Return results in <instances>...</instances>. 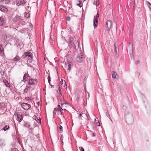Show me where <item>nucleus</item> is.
Listing matches in <instances>:
<instances>
[{
    "label": "nucleus",
    "mask_w": 151,
    "mask_h": 151,
    "mask_svg": "<svg viewBox=\"0 0 151 151\" xmlns=\"http://www.w3.org/2000/svg\"><path fill=\"white\" fill-rule=\"evenodd\" d=\"M9 129V126H8L6 125L3 128L2 130H3L4 131H6V130H7Z\"/></svg>",
    "instance_id": "nucleus-23"
},
{
    "label": "nucleus",
    "mask_w": 151,
    "mask_h": 151,
    "mask_svg": "<svg viewBox=\"0 0 151 151\" xmlns=\"http://www.w3.org/2000/svg\"><path fill=\"white\" fill-rule=\"evenodd\" d=\"M99 1V0H96V1Z\"/></svg>",
    "instance_id": "nucleus-55"
},
{
    "label": "nucleus",
    "mask_w": 151,
    "mask_h": 151,
    "mask_svg": "<svg viewBox=\"0 0 151 151\" xmlns=\"http://www.w3.org/2000/svg\"><path fill=\"white\" fill-rule=\"evenodd\" d=\"M16 3L17 5L18 6L24 5L25 4V2L24 0H16Z\"/></svg>",
    "instance_id": "nucleus-8"
},
{
    "label": "nucleus",
    "mask_w": 151,
    "mask_h": 151,
    "mask_svg": "<svg viewBox=\"0 0 151 151\" xmlns=\"http://www.w3.org/2000/svg\"><path fill=\"white\" fill-rule=\"evenodd\" d=\"M18 150L16 148H12L11 149V151H17Z\"/></svg>",
    "instance_id": "nucleus-34"
},
{
    "label": "nucleus",
    "mask_w": 151,
    "mask_h": 151,
    "mask_svg": "<svg viewBox=\"0 0 151 151\" xmlns=\"http://www.w3.org/2000/svg\"><path fill=\"white\" fill-rule=\"evenodd\" d=\"M147 5L149 9H151V4L149 2H147Z\"/></svg>",
    "instance_id": "nucleus-24"
},
{
    "label": "nucleus",
    "mask_w": 151,
    "mask_h": 151,
    "mask_svg": "<svg viewBox=\"0 0 151 151\" xmlns=\"http://www.w3.org/2000/svg\"><path fill=\"white\" fill-rule=\"evenodd\" d=\"M99 4V3L98 1H96V6H97Z\"/></svg>",
    "instance_id": "nucleus-39"
},
{
    "label": "nucleus",
    "mask_w": 151,
    "mask_h": 151,
    "mask_svg": "<svg viewBox=\"0 0 151 151\" xmlns=\"http://www.w3.org/2000/svg\"><path fill=\"white\" fill-rule=\"evenodd\" d=\"M92 137H94L95 136V135L94 133H93L92 134Z\"/></svg>",
    "instance_id": "nucleus-52"
},
{
    "label": "nucleus",
    "mask_w": 151,
    "mask_h": 151,
    "mask_svg": "<svg viewBox=\"0 0 151 151\" xmlns=\"http://www.w3.org/2000/svg\"><path fill=\"white\" fill-rule=\"evenodd\" d=\"M96 124L97 126H99L100 125V123L98 121L97 122H96Z\"/></svg>",
    "instance_id": "nucleus-32"
},
{
    "label": "nucleus",
    "mask_w": 151,
    "mask_h": 151,
    "mask_svg": "<svg viewBox=\"0 0 151 151\" xmlns=\"http://www.w3.org/2000/svg\"><path fill=\"white\" fill-rule=\"evenodd\" d=\"M82 117H85L86 116V115L84 113H82Z\"/></svg>",
    "instance_id": "nucleus-36"
},
{
    "label": "nucleus",
    "mask_w": 151,
    "mask_h": 151,
    "mask_svg": "<svg viewBox=\"0 0 151 151\" xmlns=\"http://www.w3.org/2000/svg\"><path fill=\"white\" fill-rule=\"evenodd\" d=\"M58 128L60 129V132L61 133L63 132V127L62 126L60 125H59L58 126Z\"/></svg>",
    "instance_id": "nucleus-25"
},
{
    "label": "nucleus",
    "mask_w": 151,
    "mask_h": 151,
    "mask_svg": "<svg viewBox=\"0 0 151 151\" xmlns=\"http://www.w3.org/2000/svg\"><path fill=\"white\" fill-rule=\"evenodd\" d=\"M93 4L96 5V1H95V2H93Z\"/></svg>",
    "instance_id": "nucleus-53"
},
{
    "label": "nucleus",
    "mask_w": 151,
    "mask_h": 151,
    "mask_svg": "<svg viewBox=\"0 0 151 151\" xmlns=\"http://www.w3.org/2000/svg\"><path fill=\"white\" fill-rule=\"evenodd\" d=\"M22 57L25 60H27V61H29V62H31L32 61V59L33 57V55L30 52H27L24 53V55L22 56Z\"/></svg>",
    "instance_id": "nucleus-1"
},
{
    "label": "nucleus",
    "mask_w": 151,
    "mask_h": 151,
    "mask_svg": "<svg viewBox=\"0 0 151 151\" xmlns=\"http://www.w3.org/2000/svg\"><path fill=\"white\" fill-rule=\"evenodd\" d=\"M67 104H68L67 103L64 101H63V103L62 102L61 104V108H60V109H61L63 111L66 110Z\"/></svg>",
    "instance_id": "nucleus-9"
},
{
    "label": "nucleus",
    "mask_w": 151,
    "mask_h": 151,
    "mask_svg": "<svg viewBox=\"0 0 151 151\" xmlns=\"http://www.w3.org/2000/svg\"><path fill=\"white\" fill-rule=\"evenodd\" d=\"M0 2L3 4H8L9 2V0H0Z\"/></svg>",
    "instance_id": "nucleus-14"
},
{
    "label": "nucleus",
    "mask_w": 151,
    "mask_h": 151,
    "mask_svg": "<svg viewBox=\"0 0 151 151\" xmlns=\"http://www.w3.org/2000/svg\"><path fill=\"white\" fill-rule=\"evenodd\" d=\"M77 45L78 46V42L77 41H76V43H75L74 45L75 48H76V46Z\"/></svg>",
    "instance_id": "nucleus-29"
},
{
    "label": "nucleus",
    "mask_w": 151,
    "mask_h": 151,
    "mask_svg": "<svg viewBox=\"0 0 151 151\" xmlns=\"http://www.w3.org/2000/svg\"><path fill=\"white\" fill-rule=\"evenodd\" d=\"M5 104L4 103H0V110H1L3 109L5 107Z\"/></svg>",
    "instance_id": "nucleus-16"
},
{
    "label": "nucleus",
    "mask_w": 151,
    "mask_h": 151,
    "mask_svg": "<svg viewBox=\"0 0 151 151\" xmlns=\"http://www.w3.org/2000/svg\"><path fill=\"white\" fill-rule=\"evenodd\" d=\"M37 79H36L31 78L29 80L28 84L31 86H32L33 87V85L37 83Z\"/></svg>",
    "instance_id": "nucleus-5"
},
{
    "label": "nucleus",
    "mask_w": 151,
    "mask_h": 151,
    "mask_svg": "<svg viewBox=\"0 0 151 151\" xmlns=\"http://www.w3.org/2000/svg\"><path fill=\"white\" fill-rule=\"evenodd\" d=\"M86 98H88L89 97V95L88 94H86Z\"/></svg>",
    "instance_id": "nucleus-42"
},
{
    "label": "nucleus",
    "mask_w": 151,
    "mask_h": 151,
    "mask_svg": "<svg viewBox=\"0 0 151 151\" xmlns=\"http://www.w3.org/2000/svg\"><path fill=\"white\" fill-rule=\"evenodd\" d=\"M20 19V17L17 16L15 17L13 19V22H17Z\"/></svg>",
    "instance_id": "nucleus-13"
},
{
    "label": "nucleus",
    "mask_w": 151,
    "mask_h": 151,
    "mask_svg": "<svg viewBox=\"0 0 151 151\" xmlns=\"http://www.w3.org/2000/svg\"><path fill=\"white\" fill-rule=\"evenodd\" d=\"M36 120L37 121V122L38 123H41V119L40 118H37V119Z\"/></svg>",
    "instance_id": "nucleus-27"
},
{
    "label": "nucleus",
    "mask_w": 151,
    "mask_h": 151,
    "mask_svg": "<svg viewBox=\"0 0 151 151\" xmlns=\"http://www.w3.org/2000/svg\"><path fill=\"white\" fill-rule=\"evenodd\" d=\"M99 17V14L97 13L96 15L95 16L93 19V26L94 27L95 29L97 26L98 22V18Z\"/></svg>",
    "instance_id": "nucleus-4"
},
{
    "label": "nucleus",
    "mask_w": 151,
    "mask_h": 151,
    "mask_svg": "<svg viewBox=\"0 0 151 151\" xmlns=\"http://www.w3.org/2000/svg\"><path fill=\"white\" fill-rule=\"evenodd\" d=\"M112 25V22L110 20H108L106 22L105 27L107 31H109L111 29Z\"/></svg>",
    "instance_id": "nucleus-6"
},
{
    "label": "nucleus",
    "mask_w": 151,
    "mask_h": 151,
    "mask_svg": "<svg viewBox=\"0 0 151 151\" xmlns=\"http://www.w3.org/2000/svg\"><path fill=\"white\" fill-rule=\"evenodd\" d=\"M4 24V20L3 18L0 17V26H2Z\"/></svg>",
    "instance_id": "nucleus-19"
},
{
    "label": "nucleus",
    "mask_w": 151,
    "mask_h": 151,
    "mask_svg": "<svg viewBox=\"0 0 151 151\" xmlns=\"http://www.w3.org/2000/svg\"><path fill=\"white\" fill-rule=\"evenodd\" d=\"M58 90H59V92H60V86L58 87Z\"/></svg>",
    "instance_id": "nucleus-49"
},
{
    "label": "nucleus",
    "mask_w": 151,
    "mask_h": 151,
    "mask_svg": "<svg viewBox=\"0 0 151 151\" xmlns=\"http://www.w3.org/2000/svg\"><path fill=\"white\" fill-rule=\"evenodd\" d=\"M85 93L86 94H88V92L87 91H85Z\"/></svg>",
    "instance_id": "nucleus-46"
},
{
    "label": "nucleus",
    "mask_w": 151,
    "mask_h": 151,
    "mask_svg": "<svg viewBox=\"0 0 151 151\" xmlns=\"http://www.w3.org/2000/svg\"><path fill=\"white\" fill-rule=\"evenodd\" d=\"M3 82L7 87H10V86L9 84L8 81H7V80H6V79H4L3 80Z\"/></svg>",
    "instance_id": "nucleus-15"
},
{
    "label": "nucleus",
    "mask_w": 151,
    "mask_h": 151,
    "mask_svg": "<svg viewBox=\"0 0 151 151\" xmlns=\"http://www.w3.org/2000/svg\"><path fill=\"white\" fill-rule=\"evenodd\" d=\"M21 106L23 109L26 110H28L31 107L30 104L27 103H23Z\"/></svg>",
    "instance_id": "nucleus-7"
},
{
    "label": "nucleus",
    "mask_w": 151,
    "mask_h": 151,
    "mask_svg": "<svg viewBox=\"0 0 151 151\" xmlns=\"http://www.w3.org/2000/svg\"><path fill=\"white\" fill-rule=\"evenodd\" d=\"M58 108L59 109V110H60V108H61V106H60V105H58Z\"/></svg>",
    "instance_id": "nucleus-45"
},
{
    "label": "nucleus",
    "mask_w": 151,
    "mask_h": 151,
    "mask_svg": "<svg viewBox=\"0 0 151 151\" xmlns=\"http://www.w3.org/2000/svg\"><path fill=\"white\" fill-rule=\"evenodd\" d=\"M14 117L17 118V120L20 122L22 120V116L20 113L15 112L14 115Z\"/></svg>",
    "instance_id": "nucleus-2"
},
{
    "label": "nucleus",
    "mask_w": 151,
    "mask_h": 151,
    "mask_svg": "<svg viewBox=\"0 0 151 151\" xmlns=\"http://www.w3.org/2000/svg\"><path fill=\"white\" fill-rule=\"evenodd\" d=\"M34 88L32 86H31L27 84L26 88L24 90V94H25L29 92L31 90H32L34 89Z\"/></svg>",
    "instance_id": "nucleus-3"
},
{
    "label": "nucleus",
    "mask_w": 151,
    "mask_h": 151,
    "mask_svg": "<svg viewBox=\"0 0 151 151\" xmlns=\"http://www.w3.org/2000/svg\"><path fill=\"white\" fill-rule=\"evenodd\" d=\"M26 16L27 17H29V14H26Z\"/></svg>",
    "instance_id": "nucleus-50"
},
{
    "label": "nucleus",
    "mask_w": 151,
    "mask_h": 151,
    "mask_svg": "<svg viewBox=\"0 0 151 151\" xmlns=\"http://www.w3.org/2000/svg\"><path fill=\"white\" fill-rule=\"evenodd\" d=\"M20 59V57L19 56H16L14 58H13V60L14 61H19Z\"/></svg>",
    "instance_id": "nucleus-20"
},
{
    "label": "nucleus",
    "mask_w": 151,
    "mask_h": 151,
    "mask_svg": "<svg viewBox=\"0 0 151 151\" xmlns=\"http://www.w3.org/2000/svg\"><path fill=\"white\" fill-rule=\"evenodd\" d=\"M3 48L2 45L0 44V53L1 55H3L4 54Z\"/></svg>",
    "instance_id": "nucleus-17"
},
{
    "label": "nucleus",
    "mask_w": 151,
    "mask_h": 151,
    "mask_svg": "<svg viewBox=\"0 0 151 151\" xmlns=\"http://www.w3.org/2000/svg\"><path fill=\"white\" fill-rule=\"evenodd\" d=\"M79 3L80 4H78V5L80 7H81L82 5V4L81 5V4H82V1H79Z\"/></svg>",
    "instance_id": "nucleus-31"
},
{
    "label": "nucleus",
    "mask_w": 151,
    "mask_h": 151,
    "mask_svg": "<svg viewBox=\"0 0 151 151\" xmlns=\"http://www.w3.org/2000/svg\"><path fill=\"white\" fill-rule=\"evenodd\" d=\"M115 51L116 53L117 54V48L116 46H115Z\"/></svg>",
    "instance_id": "nucleus-40"
},
{
    "label": "nucleus",
    "mask_w": 151,
    "mask_h": 151,
    "mask_svg": "<svg viewBox=\"0 0 151 151\" xmlns=\"http://www.w3.org/2000/svg\"><path fill=\"white\" fill-rule=\"evenodd\" d=\"M23 30H21V29H20V30H19V32H23Z\"/></svg>",
    "instance_id": "nucleus-43"
},
{
    "label": "nucleus",
    "mask_w": 151,
    "mask_h": 151,
    "mask_svg": "<svg viewBox=\"0 0 151 151\" xmlns=\"http://www.w3.org/2000/svg\"><path fill=\"white\" fill-rule=\"evenodd\" d=\"M68 69L67 70H70V65H68Z\"/></svg>",
    "instance_id": "nucleus-41"
},
{
    "label": "nucleus",
    "mask_w": 151,
    "mask_h": 151,
    "mask_svg": "<svg viewBox=\"0 0 151 151\" xmlns=\"http://www.w3.org/2000/svg\"><path fill=\"white\" fill-rule=\"evenodd\" d=\"M5 145L4 141L0 139V146H4Z\"/></svg>",
    "instance_id": "nucleus-22"
},
{
    "label": "nucleus",
    "mask_w": 151,
    "mask_h": 151,
    "mask_svg": "<svg viewBox=\"0 0 151 151\" xmlns=\"http://www.w3.org/2000/svg\"><path fill=\"white\" fill-rule=\"evenodd\" d=\"M63 111V110H62L61 109H60V110H59V111L61 113V115H63V111Z\"/></svg>",
    "instance_id": "nucleus-38"
},
{
    "label": "nucleus",
    "mask_w": 151,
    "mask_h": 151,
    "mask_svg": "<svg viewBox=\"0 0 151 151\" xmlns=\"http://www.w3.org/2000/svg\"><path fill=\"white\" fill-rule=\"evenodd\" d=\"M80 149L81 151H85L84 148L81 147L80 148Z\"/></svg>",
    "instance_id": "nucleus-37"
},
{
    "label": "nucleus",
    "mask_w": 151,
    "mask_h": 151,
    "mask_svg": "<svg viewBox=\"0 0 151 151\" xmlns=\"http://www.w3.org/2000/svg\"><path fill=\"white\" fill-rule=\"evenodd\" d=\"M59 109L58 108H55L54 109V110L55 111H58Z\"/></svg>",
    "instance_id": "nucleus-35"
},
{
    "label": "nucleus",
    "mask_w": 151,
    "mask_h": 151,
    "mask_svg": "<svg viewBox=\"0 0 151 151\" xmlns=\"http://www.w3.org/2000/svg\"><path fill=\"white\" fill-rule=\"evenodd\" d=\"M33 118L35 120H36L37 119V118H37V116H35V115H34L33 117Z\"/></svg>",
    "instance_id": "nucleus-33"
},
{
    "label": "nucleus",
    "mask_w": 151,
    "mask_h": 151,
    "mask_svg": "<svg viewBox=\"0 0 151 151\" xmlns=\"http://www.w3.org/2000/svg\"><path fill=\"white\" fill-rule=\"evenodd\" d=\"M0 10L4 12H6L7 11V9L5 7L2 6H0Z\"/></svg>",
    "instance_id": "nucleus-12"
},
{
    "label": "nucleus",
    "mask_w": 151,
    "mask_h": 151,
    "mask_svg": "<svg viewBox=\"0 0 151 151\" xmlns=\"http://www.w3.org/2000/svg\"><path fill=\"white\" fill-rule=\"evenodd\" d=\"M29 74L27 73H25L24 74V76L23 77V81L25 82L28 78H29Z\"/></svg>",
    "instance_id": "nucleus-10"
},
{
    "label": "nucleus",
    "mask_w": 151,
    "mask_h": 151,
    "mask_svg": "<svg viewBox=\"0 0 151 151\" xmlns=\"http://www.w3.org/2000/svg\"><path fill=\"white\" fill-rule=\"evenodd\" d=\"M79 117H82V113H81V114L80 113V114H79Z\"/></svg>",
    "instance_id": "nucleus-48"
},
{
    "label": "nucleus",
    "mask_w": 151,
    "mask_h": 151,
    "mask_svg": "<svg viewBox=\"0 0 151 151\" xmlns=\"http://www.w3.org/2000/svg\"><path fill=\"white\" fill-rule=\"evenodd\" d=\"M24 126L25 127L28 128H29L30 127V125L29 123H26L25 124Z\"/></svg>",
    "instance_id": "nucleus-26"
},
{
    "label": "nucleus",
    "mask_w": 151,
    "mask_h": 151,
    "mask_svg": "<svg viewBox=\"0 0 151 151\" xmlns=\"http://www.w3.org/2000/svg\"><path fill=\"white\" fill-rule=\"evenodd\" d=\"M60 83L61 84H63V81L62 79L61 80V81H60Z\"/></svg>",
    "instance_id": "nucleus-44"
},
{
    "label": "nucleus",
    "mask_w": 151,
    "mask_h": 151,
    "mask_svg": "<svg viewBox=\"0 0 151 151\" xmlns=\"http://www.w3.org/2000/svg\"><path fill=\"white\" fill-rule=\"evenodd\" d=\"M48 81L50 84V77L49 75L48 76L47 78Z\"/></svg>",
    "instance_id": "nucleus-28"
},
{
    "label": "nucleus",
    "mask_w": 151,
    "mask_h": 151,
    "mask_svg": "<svg viewBox=\"0 0 151 151\" xmlns=\"http://www.w3.org/2000/svg\"><path fill=\"white\" fill-rule=\"evenodd\" d=\"M95 122H96L97 121H98V119L97 118H96V119H95Z\"/></svg>",
    "instance_id": "nucleus-51"
},
{
    "label": "nucleus",
    "mask_w": 151,
    "mask_h": 151,
    "mask_svg": "<svg viewBox=\"0 0 151 151\" xmlns=\"http://www.w3.org/2000/svg\"><path fill=\"white\" fill-rule=\"evenodd\" d=\"M112 75L113 78L118 79L119 78V76L117 73L114 71L112 72Z\"/></svg>",
    "instance_id": "nucleus-11"
},
{
    "label": "nucleus",
    "mask_w": 151,
    "mask_h": 151,
    "mask_svg": "<svg viewBox=\"0 0 151 151\" xmlns=\"http://www.w3.org/2000/svg\"><path fill=\"white\" fill-rule=\"evenodd\" d=\"M70 18L69 17L67 18V20H70Z\"/></svg>",
    "instance_id": "nucleus-47"
},
{
    "label": "nucleus",
    "mask_w": 151,
    "mask_h": 151,
    "mask_svg": "<svg viewBox=\"0 0 151 151\" xmlns=\"http://www.w3.org/2000/svg\"><path fill=\"white\" fill-rule=\"evenodd\" d=\"M83 58L82 57H78L76 59L77 61L79 63L83 61Z\"/></svg>",
    "instance_id": "nucleus-18"
},
{
    "label": "nucleus",
    "mask_w": 151,
    "mask_h": 151,
    "mask_svg": "<svg viewBox=\"0 0 151 151\" xmlns=\"http://www.w3.org/2000/svg\"><path fill=\"white\" fill-rule=\"evenodd\" d=\"M56 111H55L53 110V118H55L54 116L56 114Z\"/></svg>",
    "instance_id": "nucleus-30"
},
{
    "label": "nucleus",
    "mask_w": 151,
    "mask_h": 151,
    "mask_svg": "<svg viewBox=\"0 0 151 151\" xmlns=\"http://www.w3.org/2000/svg\"><path fill=\"white\" fill-rule=\"evenodd\" d=\"M138 62H139L138 61H137V63H138Z\"/></svg>",
    "instance_id": "nucleus-56"
},
{
    "label": "nucleus",
    "mask_w": 151,
    "mask_h": 151,
    "mask_svg": "<svg viewBox=\"0 0 151 151\" xmlns=\"http://www.w3.org/2000/svg\"><path fill=\"white\" fill-rule=\"evenodd\" d=\"M134 5H133V7H134L135 6V3L134 1Z\"/></svg>",
    "instance_id": "nucleus-54"
},
{
    "label": "nucleus",
    "mask_w": 151,
    "mask_h": 151,
    "mask_svg": "<svg viewBox=\"0 0 151 151\" xmlns=\"http://www.w3.org/2000/svg\"><path fill=\"white\" fill-rule=\"evenodd\" d=\"M25 100L27 101H31L32 100V98L29 97H27L25 98Z\"/></svg>",
    "instance_id": "nucleus-21"
}]
</instances>
